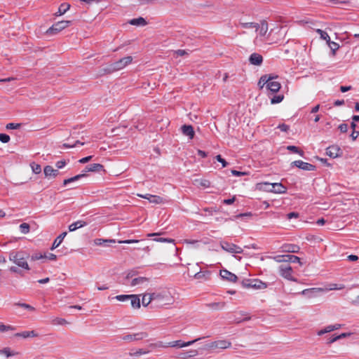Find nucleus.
Returning <instances> with one entry per match:
<instances>
[{"label": "nucleus", "instance_id": "nucleus-62", "mask_svg": "<svg viewBox=\"0 0 359 359\" xmlns=\"http://www.w3.org/2000/svg\"><path fill=\"white\" fill-rule=\"evenodd\" d=\"M236 201V196H233L231 198L224 199L223 203L226 205H231Z\"/></svg>", "mask_w": 359, "mask_h": 359}, {"label": "nucleus", "instance_id": "nucleus-14", "mask_svg": "<svg viewBox=\"0 0 359 359\" xmlns=\"http://www.w3.org/2000/svg\"><path fill=\"white\" fill-rule=\"evenodd\" d=\"M165 233L164 232H160V233H148V237H155L153 240L156 242H161V243H174V239L172 238H163V237H158L159 236Z\"/></svg>", "mask_w": 359, "mask_h": 359}, {"label": "nucleus", "instance_id": "nucleus-38", "mask_svg": "<svg viewBox=\"0 0 359 359\" xmlns=\"http://www.w3.org/2000/svg\"><path fill=\"white\" fill-rule=\"evenodd\" d=\"M225 302H212L207 306L212 309H222L225 306Z\"/></svg>", "mask_w": 359, "mask_h": 359}, {"label": "nucleus", "instance_id": "nucleus-34", "mask_svg": "<svg viewBox=\"0 0 359 359\" xmlns=\"http://www.w3.org/2000/svg\"><path fill=\"white\" fill-rule=\"evenodd\" d=\"M327 43L331 49L332 55L334 56L336 55L337 50L339 48V45L334 41H332L330 39L327 42Z\"/></svg>", "mask_w": 359, "mask_h": 359}, {"label": "nucleus", "instance_id": "nucleus-59", "mask_svg": "<svg viewBox=\"0 0 359 359\" xmlns=\"http://www.w3.org/2000/svg\"><path fill=\"white\" fill-rule=\"evenodd\" d=\"M187 54L188 53L185 50L178 49V50L174 51V55H176L177 56H184Z\"/></svg>", "mask_w": 359, "mask_h": 359}, {"label": "nucleus", "instance_id": "nucleus-27", "mask_svg": "<svg viewBox=\"0 0 359 359\" xmlns=\"http://www.w3.org/2000/svg\"><path fill=\"white\" fill-rule=\"evenodd\" d=\"M67 234V233L66 231L60 234L54 241V242L52 245V247L50 248V250H53L55 249L56 248H57L60 245V243L62 242L63 239L65 238V237L66 236Z\"/></svg>", "mask_w": 359, "mask_h": 359}, {"label": "nucleus", "instance_id": "nucleus-9", "mask_svg": "<svg viewBox=\"0 0 359 359\" xmlns=\"http://www.w3.org/2000/svg\"><path fill=\"white\" fill-rule=\"evenodd\" d=\"M219 245L222 250L230 253L241 254L243 252L240 246L228 241H222Z\"/></svg>", "mask_w": 359, "mask_h": 359}, {"label": "nucleus", "instance_id": "nucleus-11", "mask_svg": "<svg viewBox=\"0 0 359 359\" xmlns=\"http://www.w3.org/2000/svg\"><path fill=\"white\" fill-rule=\"evenodd\" d=\"M291 165L295 166L303 170L313 171L316 170V165L306 162H304L301 160L294 161L292 162Z\"/></svg>", "mask_w": 359, "mask_h": 359}, {"label": "nucleus", "instance_id": "nucleus-13", "mask_svg": "<svg viewBox=\"0 0 359 359\" xmlns=\"http://www.w3.org/2000/svg\"><path fill=\"white\" fill-rule=\"evenodd\" d=\"M219 274L222 279L229 282L236 283L238 280L237 276L226 269L220 270Z\"/></svg>", "mask_w": 359, "mask_h": 359}, {"label": "nucleus", "instance_id": "nucleus-36", "mask_svg": "<svg viewBox=\"0 0 359 359\" xmlns=\"http://www.w3.org/2000/svg\"><path fill=\"white\" fill-rule=\"evenodd\" d=\"M147 281H149V278H147L146 277L135 278H133L132 280L130 285L132 286H135V285H137L142 284V283H144L145 282H147Z\"/></svg>", "mask_w": 359, "mask_h": 359}, {"label": "nucleus", "instance_id": "nucleus-26", "mask_svg": "<svg viewBox=\"0 0 359 359\" xmlns=\"http://www.w3.org/2000/svg\"><path fill=\"white\" fill-rule=\"evenodd\" d=\"M15 336L17 337L28 338V337H37L38 334L36 333L34 330L24 331L22 332H18V333L15 334Z\"/></svg>", "mask_w": 359, "mask_h": 359}, {"label": "nucleus", "instance_id": "nucleus-19", "mask_svg": "<svg viewBox=\"0 0 359 359\" xmlns=\"http://www.w3.org/2000/svg\"><path fill=\"white\" fill-rule=\"evenodd\" d=\"M182 132L184 135L192 140L194 137L195 132L194 128L191 125H183L181 128Z\"/></svg>", "mask_w": 359, "mask_h": 359}, {"label": "nucleus", "instance_id": "nucleus-20", "mask_svg": "<svg viewBox=\"0 0 359 359\" xmlns=\"http://www.w3.org/2000/svg\"><path fill=\"white\" fill-rule=\"evenodd\" d=\"M281 249L284 252L297 253L299 252L300 248L294 244H284L282 245Z\"/></svg>", "mask_w": 359, "mask_h": 359}, {"label": "nucleus", "instance_id": "nucleus-4", "mask_svg": "<svg viewBox=\"0 0 359 359\" xmlns=\"http://www.w3.org/2000/svg\"><path fill=\"white\" fill-rule=\"evenodd\" d=\"M200 339H201V338H198V339H196L194 340L189 341L187 342H184L182 340H177V341H170L166 344H163L162 341H158L154 344H150L149 347H151V348H166V347L182 348V347L192 345L196 341H197Z\"/></svg>", "mask_w": 359, "mask_h": 359}, {"label": "nucleus", "instance_id": "nucleus-31", "mask_svg": "<svg viewBox=\"0 0 359 359\" xmlns=\"http://www.w3.org/2000/svg\"><path fill=\"white\" fill-rule=\"evenodd\" d=\"M284 258H285V262H292V263L298 262V263H299L300 265L302 264V262H300V258L297 256L292 255H285L284 256Z\"/></svg>", "mask_w": 359, "mask_h": 359}, {"label": "nucleus", "instance_id": "nucleus-39", "mask_svg": "<svg viewBox=\"0 0 359 359\" xmlns=\"http://www.w3.org/2000/svg\"><path fill=\"white\" fill-rule=\"evenodd\" d=\"M241 25L245 29L255 28L256 30L259 27V25L257 22H241Z\"/></svg>", "mask_w": 359, "mask_h": 359}, {"label": "nucleus", "instance_id": "nucleus-60", "mask_svg": "<svg viewBox=\"0 0 359 359\" xmlns=\"http://www.w3.org/2000/svg\"><path fill=\"white\" fill-rule=\"evenodd\" d=\"M278 128H279L281 131H283V132H287L290 129V127L288 125H286L285 123H282V124H280L278 126Z\"/></svg>", "mask_w": 359, "mask_h": 359}, {"label": "nucleus", "instance_id": "nucleus-35", "mask_svg": "<svg viewBox=\"0 0 359 359\" xmlns=\"http://www.w3.org/2000/svg\"><path fill=\"white\" fill-rule=\"evenodd\" d=\"M216 346H217L218 348L224 349L230 347L231 346V343L226 340H219L216 341Z\"/></svg>", "mask_w": 359, "mask_h": 359}, {"label": "nucleus", "instance_id": "nucleus-45", "mask_svg": "<svg viewBox=\"0 0 359 359\" xmlns=\"http://www.w3.org/2000/svg\"><path fill=\"white\" fill-rule=\"evenodd\" d=\"M19 228H20L21 233H25V234L29 233V230H30V226L27 223H22L20 225Z\"/></svg>", "mask_w": 359, "mask_h": 359}, {"label": "nucleus", "instance_id": "nucleus-58", "mask_svg": "<svg viewBox=\"0 0 359 359\" xmlns=\"http://www.w3.org/2000/svg\"><path fill=\"white\" fill-rule=\"evenodd\" d=\"M338 128L339 129V130L341 131V133H346L347 130H348V125L346 123H341Z\"/></svg>", "mask_w": 359, "mask_h": 359}, {"label": "nucleus", "instance_id": "nucleus-15", "mask_svg": "<svg viewBox=\"0 0 359 359\" xmlns=\"http://www.w3.org/2000/svg\"><path fill=\"white\" fill-rule=\"evenodd\" d=\"M249 62L251 65L259 66L263 62V57L257 53H253L249 57Z\"/></svg>", "mask_w": 359, "mask_h": 359}, {"label": "nucleus", "instance_id": "nucleus-8", "mask_svg": "<svg viewBox=\"0 0 359 359\" xmlns=\"http://www.w3.org/2000/svg\"><path fill=\"white\" fill-rule=\"evenodd\" d=\"M280 275L291 281L298 282V280L292 276V268L289 264H282L278 268Z\"/></svg>", "mask_w": 359, "mask_h": 359}, {"label": "nucleus", "instance_id": "nucleus-17", "mask_svg": "<svg viewBox=\"0 0 359 359\" xmlns=\"http://www.w3.org/2000/svg\"><path fill=\"white\" fill-rule=\"evenodd\" d=\"M43 172L46 177H55L60 173L57 169H54L51 165L45 166Z\"/></svg>", "mask_w": 359, "mask_h": 359}, {"label": "nucleus", "instance_id": "nucleus-21", "mask_svg": "<svg viewBox=\"0 0 359 359\" xmlns=\"http://www.w3.org/2000/svg\"><path fill=\"white\" fill-rule=\"evenodd\" d=\"M323 289L322 288H318V287H313V288H309L305 289L302 292V294L303 295H305L308 297L309 298H312L316 296V294L319 292H323Z\"/></svg>", "mask_w": 359, "mask_h": 359}, {"label": "nucleus", "instance_id": "nucleus-56", "mask_svg": "<svg viewBox=\"0 0 359 359\" xmlns=\"http://www.w3.org/2000/svg\"><path fill=\"white\" fill-rule=\"evenodd\" d=\"M14 328L11 325H5L3 323H0V332H6Z\"/></svg>", "mask_w": 359, "mask_h": 359}, {"label": "nucleus", "instance_id": "nucleus-25", "mask_svg": "<svg viewBox=\"0 0 359 359\" xmlns=\"http://www.w3.org/2000/svg\"><path fill=\"white\" fill-rule=\"evenodd\" d=\"M129 23L132 25H135V26H145L147 25V22L142 17H139L137 18H133L129 21Z\"/></svg>", "mask_w": 359, "mask_h": 359}, {"label": "nucleus", "instance_id": "nucleus-16", "mask_svg": "<svg viewBox=\"0 0 359 359\" xmlns=\"http://www.w3.org/2000/svg\"><path fill=\"white\" fill-rule=\"evenodd\" d=\"M84 171L99 172L100 171H104V165L100 163H93L86 166Z\"/></svg>", "mask_w": 359, "mask_h": 359}, {"label": "nucleus", "instance_id": "nucleus-32", "mask_svg": "<svg viewBox=\"0 0 359 359\" xmlns=\"http://www.w3.org/2000/svg\"><path fill=\"white\" fill-rule=\"evenodd\" d=\"M70 8V5L67 3H62L58 8L57 13H55L56 15H61L65 14Z\"/></svg>", "mask_w": 359, "mask_h": 359}, {"label": "nucleus", "instance_id": "nucleus-40", "mask_svg": "<svg viewBox=\"0 0 359 359\" xmlns=\"http://www.w3.org/2000/svg\"><path fill=\"white\" fill-rule=\"evenodd\" d=\"M51 323L54 325H64L68 323L65 318H55L52 320Z\"/></svg>", "mask_w": 359, "mask_h": 359}, {"label": "nucleus", "instance_id": "nucleus-61", "mask_svg": "<svg viewBox=\"0 0 359 359\" xmlns=\"http://www.w3.org/2000/svg\"><path fill=\"white\" fill-rule=\"evenodd\" d=\"M137 274V271L131 270L127 273L126 278L129 279V278H133V276H136Z\"/></svg>", "mask_w": 359, "mask_h": 359}, {"label": "nucleus", "instance_id": "nucleus-51", "mask_svg": "<svg viewBox=\"0 0 359 359\" xmlns=\"http://www.w3.org/2000/svg\"><path fill=\"white\" fill-rule=\"evenodd\" d=\"M130 294H120L116 296L114 298L120 302H125L129 300Z\"/></svg>", "mask_w": 359, "mask_h": 359}, {"label": "nucleus", "instance_id": "nucleus-44", "mask_svg": "<svg viewBox=\"0 0 359 359\" xmlns=\"http://www.w3.org/2000/svg\"><path fill=\"white\" fill-rule=\"evenodd\" d=\"M30 166L32 168V170L33 171L34 173L35 174H39L41 172V167L39 164H37L34 162H32L31 164H30Z\"/></svg>", "mask_w": 359, "mask_h": 359}, {"label": "nucleus", "instance_id": "nucleus-1", "mask_svg": "<svg viewBox=\"0 0 359 359\" xmlns=\"http://www.w3.org/2000/svg\"><path fill=\"white\" fill-rule=\"evenodd\" d=\"M172 298L168 292H153L149 294L147 302H145V297H142V303L144 306L149 304H154V306L171 304Z\"/></svg>", "mask_w": 359, "mask_h": 359}, {"label": "nucleus", "instance_id": "nucleus-53", "mask_svg": "<svg viewBox=\"0 0 359 359\" xmlns=\"http://www.w3.org/2000/svg\"><path fill=\"white\" fill-rule=\"evenodd\" d=\"M9 271L12 273H15L19 274L20 276H23L24 273L22 270L19 269L18 267L12 266L9 268Z\"/></svg>", "mask_w": 359, "mask_h": 359}, {"label": "nucleus", "instance_id": "nucleus-63", "mask_svg": "<svg viewBox=\"0 0 359 359\" xmlns=\"http://www.w3.org/2000/svg\"><path fill=\"white\" fill-rule=\"evenodd\" d=\"M299 217V213L295 212H291L287 215V218L290 219L292 218H297Z\"/></svg>", "mask_w": 359, "mask_h": 359}, {"label": "nucleus", "instance_id": "nucleus-18", "mask_svg": "<svg viewBox=\"0 0 359 359\" xmlns=\"http://www.w3.org/2000/svg\"><path fill=\"white\" fill-rule=\"evenodd\" d=\"M278 78L277 75L273 74H264L261 76L259 79V81L258 82V86H260V83H262V86H260V88H263V87L266 85L267 86V83L273 80L274 79Z\"/></svg>", "mask_w": 359, "mask_h": 359}, {"label": "nucleus", "instance_id": "nucleus-57", "mask_svg": "<svg viewBox=\"0 0 359 359\" xmlns=\"http://www.w3.org/2000/svg\"><path fill=\"white\" fill-rule=\"evenodd\" d=\"M0 352L1 353H4L5 354L7 357H10V356H12V355H14L15 354L14 353H12L10 351V348H4V349L1 350Z\"/></svg>", "mask_w": 359, "mask_h": 359}, {"label": "nucleus", "instance_id": "nucleus-12", "mask_svg": "<svg viewBox=\"0 0 359 359\" xmlns=\"http://www.w3.org/2000/svg\"><path fill=\"white\" fill-rule=\"evenodd\" d=\"M326 154L331 158H337L342 154V151L337 145H332L326 149Z\"/></svg>", "mask_w": 359, "mask_h": 359}, {"label": "nucleus", "instance_id": "nucleus-41", "mask_svg": "<svg viewBox=\"0 0 359 359\" xmlns=\"http://www.w3.org/2000/svg\"><path fill=\"white\" fill-rule=\"evenodd\" d=\"M259 34L261 36H264L268 30V24L266 21H262L261 25H259Z\"/></svg>", "mask_w": 359, "mask_h": 359}, {"label": "nucleus", "instance_id": "nucleus-43", "mask_svg": "<svg viewBox=\"0 0 359 359\" xmlns=\"http://www.w3.org/2000/svg\"><path fill=\"white\" fill-rule=\"evenodd\" d=\"M332 331H334V327H333V325H330L327 327H325L324 329L323 330H320L318 332L317 334L318 336H321L325 333H328V332H330Z\"/></svg>", "mask_w": 359, "mask_h": 359}, {"label": "nucleus", "instance_id": "nucleus-55", "mask_svg": "<svg viewBox=\"0 0 359 359\" xmlns=\"http://www.w3.org/2000/svg\"><path fill=\"white\" fill-rule=\"evenodd\" d=\"M216 159L217 161L220 162L222 164V168H225L228 165V163L225 161V159H224L221 155H217L216 156Z\"/></svg>", "mask_w": 359, "mask_h": 359}, {"label": "nucleus", "instance_id": "nucleus-54", "mask_svg": "<svg viewBox=\"0 0 359 359\" xmlns=\"http://www.w3.org/2000/svg\"><path fill=\"white\" fill-rule=\"evenodd\" d=\"M86 176H87V175L86 173H83V174H79V175H76L74 177H70L69 178L70 183L71 182H74L75 181H77V180H80V179H81V178H83L84 177H86Z\"/></svg>", "mask_w": 359, "mask_h": 359}, {"label": "nucleus", "instance_id": "nucleus-47", "mask_svg": "<svg viewBox=\"0 0 359 359\" xmlns=\"http://www.w3.org/2000/svg\"><path fill=\"white\" fill-rule=\"evenodd\" d=\"M15 306H20V307H22V308H24L25 309H27L30 311H35V308L33 307L32 306L28 304H25V303H15Z\"/></svg>", "mask_w": 359, "mask_h": 359}, {"label": "nucleus", "instance_id": "nucleus-50", "mask_svg": "<svg viewBox=\"0 0 359 359\" xmlns=\"http://www.w3.org/2000/svg\"><path fill=\"white\" fill-rule=\"evenodd\" d=\"M149 353V350H145V349H143V348H140L137 351H135L134 353H131L130 355H132V356H140V355H141L142 354H146V353Z\"/></svg>", "mask_w": 359, "mask_h": 359}, {"label": "nucleus", "instance_id": "nucleus-29", "mask_svg": "<svg viewBox=\"0 0 359 359\" xmlns=\"http://www.w3.org/2000/svg\"><path fill=\"white\" fill-rule=\"evenodd\" d=\"M240 314L242 316H245V317L243 318H242L241 317H235L232 320V321L234 322L235 323H240L241 322L248 321L251 319V317L248 314L245 313V312L241 311Z\"/></svg>", "mask_w": 359, "mask_h": 359}, {"label": "nucleus", "instance_id": "nucleus-48", "mask_svg": "<svg viewBox=\"0 0 359 359\" xmlns=\"http://www.w3.org/2000/svg\"><path fill=\"white\" fill-rule=\"evenodd\" d=\"M30 257H31L32 261H36V260H39L41 259L46 258V254L42 255L41 253H35V254H33Z\"/></svg>", "mask_w": 359, "mask_h": 359}, {"label": "nucleus", "instance_id": "nucleus-23", "mask_svg": "<svg viewBox=\"0 0 359 359\" xmlns=\"http://www.w3.org/2000/svg\"><path fill=\"white\" fill-rule=\"evenodd\" d=\"M94 243L96 245H104V246H109L111 243H115L116 241L114 239H102V238H96L94 241Z\"/></svg>", "mask_w": 359, "mask_h": 359}, {"label": "nucleus", "instance_id": "nucleus-28", "mask_svg": "<svg viewBox=\"0 0 359 359\" xmlns=\"http://www.w3.org/2000/svg\"><path fill=\"white\" fill-rule=\"evenodd\" d=\"M87 224V223L82 220H79L77 222H75L70 224L69 226V231H74L79 228H81L83 226H85Z\"/></svg>", "mask_w": 359, "mask_h": 359}, {"label": "nucleus", "instance_id": "nucleus-49", "mask_svg": "<svg viewBox=\"0 0 359 359\" xmlns=\"http://www.w3.org/2000/svg\"><path fill=\"white\" fill-rule=\"evenodd\" d=\"M21 123H9L6 126V128L8 130H15L20 128Z\"/></svg>", "mask_w": 359, "mask_h": 359}, {"label": "nucleus", "instance_id": "nucleus-46", "mask_svg": "<svg viewBox=\"0 0 359 359\" xmlns=\"http://www.w3.org/2000/svg\"><path fill=\"white\" fill-rule=\"evenodd\" d=\"M316 32L318 33L320 36V38L323 40H325L327 42L329 41V39H330V36L328 35V34L320 29H316Z\"/></svg>", "mask_w": 359, "mask_h": 359}, {"label": "nucleus", "instance_id": "nucleus-2", "mask_svg": "<svg viewBox=\"0 0 359 359\" xmlns=\"http://www.w3.org/2000/svg\"><path fill=\"white\" fill-rule=\"evenodd\" d=\"M29 257V254L25 251L11 252L9 254L10 261L15 263L18 266L27 271L30 270V267L27 263V259Z\"/></svg>", "mask_w": 359, "mask_h": 359}, {"label": "nucleus", "instance_id": "nucleus-64", "mask_svg": "<svg viewBox=\"0 0 359 359\" xmlns=\"http://www.w3.org/2000/svg\"><path fill=\"white\" fill-rule=\"evenodd\" d=\"M358 136H359V131H357V130H353V132L351 133V134L350 135V137H351V139L353 140H355Z\"/></svg>", "mask_w": 359, "mask_h": 359}, {"label": "nucleus", "instance_id": "nucleus-52", "mask_svg": "<svg viewBox=\"0 0 359 359\" xmlns=\"http://www.w3.org/2000/svg\"><path fill=\"white\" fill-rule=\"evenodd\" d=\"M10 136L6 133H0V141L2 143H8L10 141Z\"/></svg>", "mask_w": 359, "mask_h": 359}, {"label": "nucleus", "instance_id": "nucleus-37", "mask_svg": "<svg viewBox=\"0 0 359 359\" xmlns=\"http://www.w3.org/2000/svg\"><path fill=\"white\" fill-rule=\"evenodd\" d=\"M287 149L293 153L298 154L301 156H304V151L303 150H302L299 147L294 146V145L287 146Z\"/></svg>", "mask_w": 359, "mask_h": 359}, {"label": "nucleus", "instance_id": "nucleus-10", "mask_svg": "<svg viewBox=\"0 0 359 359\" xmlns=\"http://www.w3.org/2000/svg\"><path fill=\"white\" fill-rule=\"evenodd\" d=\"M148 333L146 332H140L135 334H129L124 335L121 339L126 342H131L140 341L148 337Z\"/></svg>", "mask_w": 359, "mask_h": 359}, {"label": "nucleus", "instance_id": "nucleus-6", "mask_svg": "<svg viewBox=\"0 0 359 359\" xmlns=\"http://www.w3.org/2000/svg\"><path fill=\"white\" fill-rule=\"evenodd\" d=\"M133 61L132 56H126L118 60L111 63L109 66V70L110 72L118 71L123 69L128 65L130 64Z\"/></svg>", "mask_w": 359, "mask_h": 359}, {"label": "nucleus", "instance_id": "nucleus-5", "mask_svg": "<svg viewBox=\"0 0 359 359\" xmlns=\"http://www.w3.org/2000/svg\"><path fill=\"white\" fill-rule=\"evenodd\" d=\"M241 285L244 288H253L256 290L265 289L267 284L259 279H244L241 282Z\"/></svg>", "mask_w": 359, "mask_h": 359}, {"label": "nucleus", "instance_id": "nucleus-33", "mask_svg": "<svg viewBox=\"0 0 359 359\" xmlns=\"http://www.w3.org/2000/svg\"><path fill=\"white\" fill-rule=\"evenodd\" d=\"M210 276V272L209 271H199L194 275V278L196 279L207 280L209 278Z\"/></svg>", "mask_w": 359, "mask_h": 359}, {"label": "nucleus", "instance_id": "nucleus-42", "mask_svg": "<svg viewBox=\"0 0 359 359\" xmlns=\"http://www.w3.org/2000/svg\"><path fill=\"white\" fill-rule=\"evenodd\" d=\"M284 99V95H273L271 98V103L272 104H278V103H280Z\"/></svg>", "mask_w": 359, "mask_h": 359}, {"label": "nucleus", "instance_id": "nucleus-22", "mask_svg": "<svg viewBox=\"0 0 359 359\" xmlns=\"http://www.w3.org/2000/svg\"><path fill=\"white\" fill-rule=\"evenodd\" d=\"M280 83L278 81H273L271 80L266 86V88L270 90L271 93H278L280 88Z\"/></svg>", "mask_w": 359, "mask_h": 359}, {"label": "nucleus", "instance_id": "nucleus-3", "mask_svg": "<svg viewBox=\"0 0 359 359\" xmlns=\"http://www.w3.org/2000/svg\"><path fill=\"white\" fill-rule=\"evenodd\" d=\"M259 189L276 194H285L287 188L282 183L263 182L257 184Z\"/></svg>", "mask_w": 359, "mask_h": 359}, {"label": "nucleus", "instance_id": "nucleus-30", "mask_svg": "<svg viewBox=\"0 0 359 359\" xmlns=\"http://www.w3.org/2000/svg\"><path fill=\"white\" fill-rule=\"evenodd\" d=\"M149 201L154 204H161V203H164L165 200L159 196L151 195V196H149Z\"/></svg>", "mask_w": 359, "mask_h": 359}, {"label": "nucleus", "instance_id": "nucleus-7", "mask_svg": "<svg viewBox=\"0 0 359 359\" xmlns=\"http://www.w3.org/2000/svg\"><path fill=\"white\" fill-rule=\"evenodd\" d=\"M72 25V21L70 20H62L59 21L55 24H53L47 31L46 34L48 35H53L59 33L64 29Z\"/></svg>", "mask_w": 359, "mask_h": 359}, {"label": "nucleus", "instance_id": "nucleus-24", "mask_svg": "<svg viewBox=\"0 0 359 359\" xmlns=\"http://www.w3.org/2000/svg\"><path fill=\"white\" fill-rule=\"evenodd\" d=\"M130 304L133 309L140 308V299L137 294H130Z\"/></svg>", "mask_w": 359, "mask_h": 359}]
</instances>
